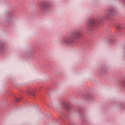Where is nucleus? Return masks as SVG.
Segmentation results:
<instances>
[{"label": "nucleus", "mask_w": 125, "mask_h": 125, "mask_svg": "<svg viewBox=\"0 0 125 125\" xmlns=\"http://www.w3.org/2000/svg\"><path fill=\"white\" fill-rule=\"evenodd\" d=\"M68 42V43H69V42Z\"/></svg>", "instance_id": "20e7f679"}, {"label": "nucleus", "mask_w": 125, "mask_h": 125, "mask_svg": "<svg viewBox=\"0 0 125 125\" xmlns=\"http://www.w3.org/2000/svg\"><path fill=\"white\" fill-rule=\"evenodd\" d=\"M90 23H92L93 24L94 23V21H91Z\"/></svg>", "instance_id": "f03ea898"}, {"label": "nucleus", "mask_w": 125, "mask_h": 125, "mask_svg": "<svg viewBox=\"0 0 125 125\" xmlns=\"http://www.w3.org/2000/svg\"><path fill=\"white\" fill-rule=\"evenodd\" d=\"M90 26H91V25H91V24H90Z\"/></svg>", "instance_id": "39448f33"}, {"label": "nucleus", "mask_w": 125, "mask_h": 125, "mask_svg": "<svg viewBox=\"0 0 125 125\" xmlns=\"http://www.w3.org/2000/svg\"><path fill=\"white\" fill-rule=\"evenodd\" d=\"M27 92L29 94L33 96H34L35 95V91L34 89L32 88L29 89L27 91Z\"/></svg>", "instance_id": "f257e3e1"}, {"label": "nucleus", "mask_w": 125, "mask_h": 125, "mask_svg": "<svg viewBox=\"0 0 125 125\" xmlns=\"http://www.w3.org/2000/svg\"><path fill=\"white\" fill-rule=\"evenodd\" d=\"M123 84H124L125 83V81H124V82H123Z\"/></svg>", "instance_id": "7ed1b4c3"}]
</instances>
